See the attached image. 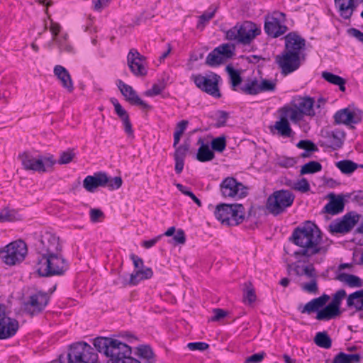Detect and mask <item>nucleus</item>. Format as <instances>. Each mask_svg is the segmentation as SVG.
Here are the masks:
<instances>
[{
    "instance_id": "50",
    "label": "nucleus",
    "mask_w": 363,
    "mask_h": 363,
    "mask_svg": "<svg viewBox=\"0 0 363 363\" xmlns=\"http://www.w3.org/2000/svg\"><path fill=\"white\" fill-rule=\"evenodd\" d=\"M177 188L183 194L189 196L197 205L201 207L202 206L201 201L196 196V195L190 190V189L182 184H177Z\"/></svg>"
},
{
    "instance_id": "35",
    "label": "nucleus",
    "mask_w": 363,
    "mask_h": 363,
    "mask_svg": "<svg viewBox=\"0 0 363 363\" xmlns=\"http://www.w3.org/2000/svg\"><path fill=\"white\" fill-rule=\"evenodd\" d=\"M336 279L346 283L350 287H362L363 286L362 280L354 274L342 272L337 275Z\"/></svg>"
},
{
    "instance_id": "55",
    "label": "nucleus",
    "mask_w": 363,
    "mask_h": 363,
    "mask_svg": "<svg viewBox=\"0 0 363 363\" xmlns=\"http://www.w3.org/2000/svg\"><path fill=\"white\" fill-rule=\"evenodd\" d=\"M292 189L302 193H306L310 190V184L306 178H302L293 184Z\"/></svg>"
},
{
    "instance_id": "48",
    "label": "nucleus",
    "mask_w": 363,
    "mask_h": 363,
    "mask_svg": "<svg viewBox=\"0 0 363 363\" xmlns=\"http://www.w3.org/2000/svg\"><path fill=\"white\" fill-rule=\"evenodd\" d=\"M211 148L213 152L216 151L222 152L226 147V138L225 135L216 138L211 141Z\"/></svg>"
},
{
    "instance_id": "52",
    "label": "nucleus",
    "mask_w": 363,
    "mask_h": 363,
    "mask_svg": "<svg viewBox=\"0 0 363 363\" xmlns=\"http://www.w3.org/2000/svg\"><path fill=\"white\" fill-rule=\"evenodd\" d=\"M296 147L299 149L307 150L308 152H317L318 150L315 144L309 140H301L297 144Z\"/></svg>"
},
{
    "instance_id": "38",
    "label": "nucleus",
    "mask_w": 363,
    "mask_h": 363,
    "mask_svg": "<svg viewBox=\"0 0 363 363\" xmlns=\"http://www.w3.org/2000/svg\"><path fill=\"white\" fill-rule=\"evenodd\" d=\"M336 167L342 173L350 174L354 172L359 167V164L352 160H343L336 162Z\"/></svg>"
},
{
    "instance_id": "23",
    "label": "nucleus",
    "mask_w": 363,
    "mask_h": 363,
    "mask_svg": "<svg viewBox=\"0 0 363 363\" xmlns=\"http://www.w3.org/2000/svg\"><path fill=\"white\" fill-rule=\"evenodd\" d=\"M333 118L336 124H357L362 121V112L345 108L337 111Z\"/></svg>"
},
{
    "instance_id": "51",
    "label": "nucleus",
    "mask_w": 363,
    "mask_h": 363,
    "mask_svg": "<svg viewBox=\"0 0 363 363\" xmlns=\"http://www.w3.org/2000/svg\"><path fill=\"white\" fill-rule=\"evenodd\" d=\"M166 82H160L159 84H154L150 89L145 91V94L147 96H155L162 93L166 88Z\"/></svg>"
},
{
    "instance_id": "28",
    "label": "nucleus",
    "mask_w": 363,
    "mask_h": 363,
    "mask_svg": "<svg viewBox=\"0 0 363 363\" xmlns=\"http://www.w3.org/2000/svg\"><path fill=\"white\" fill-rule=\"evenodd\" d=\"M54 74L60 81L62 86L71 93L74 90L73 82L68 71L61 65H56Z\"/></svg>"
},
{
    "instance_id": "18",
    "label": "nucleus",
    "mask_w": 363,
    "mask_h": 363,
    "mask_svg": "<svg viewBox=\"0 0 363 363\" xmlns=\"http://www.w3.org/2000/svg\"><path fill=\"white\" fill-rule=\"evenodd\" d=\"M280 16H284V14L281 12H274L272 15L264 16V30L272 38H278L288 30L286 26L281 23L279 18Z\"/></svg>"
},
{
    "instance_id": "30",
    "label": "nucleus",
    "mask_w": 363,
    "mask_h": 363,
    "mask_svg": "<svg viewBox=\"0 0 363 363\" xmlns=\"http://www.w3.org/2000/svg\"><path fill=\"white\" fill-rule=\"evenodd\" d=\"M232 208V204L220 203L217 205L214 211L215 217L220 220L223 225L228 226L229 222L233 221V220H229L230 212Z\"/></svg>"
},
{
    "instance_id": "54",
    "label": "nucleus",
    "mask_w": 363,
    "mask_h": 363,
    "mask_svg": "<svg viewBox=\"0 0 363 363\" xmlns=\"http://www.w3.org/2000/svg\"><path fill=\"white\" fill-rule=\"evenodd\" d=\"M110 101L113 105L115 112L121 120L129 116L128 112L122 107L117 99L111 98Z\"/></svg>"
},
{
    "instance_id": "33",
    "label": "nucleus",
    "mask_w": 363,
    "mask_h": 363,
    "mask_svg": "<svg viewBox=\"0 0 363 363\" xmlns=\"http://www.w3.org/2000/svg\"><path fill=\"white\" fill-rule=\"evenodd\" d=\"M347 306H354L357 311L363 310V289L350 294L347 298Z\"/></svg>"
},
{
    "instance_id": "1",
    "label": "nucleus",
    "mask_w": 363,
    "mask_h": 363,
    "mask_svg": "<svg viewBox=\"0 0 363 363\" xmlns=\"http://www.w3.org/2000/svg\"><path fill=\"white\" fill-rule=\"evenodd\" d=\"M321 230L315 223L310 220L295 228L289 238L290 242L300 247L293 255L297 259L302 257L308 259L318 254H325L328 246L321 245Z\"/></svg>"
},
{
    "instance_id": "46",
    "label": "nucleus",
    "mask_w": 363,
    "mask_h": 363,
    "mask_svg": "<svg viewBox=\"0 0 363 363\" xmlns=\"http://www.w3.org/2000/svg\"><path fill=\"white\" fill-rule=\"evenodd\" d=\"M137 354L140 358L147 359L150 363L154 362V353L149 345H141L137 347Z\"/></svg>"
},
{
    "instance_id": "59",
    "label": "nucleus",
    "mask_w": 363,
    "mask_h": 363,
    "mask_svg": "<svg viewBox=\"0 0 363 363\" xmlns=\"http://www.w3.org/2000/svg\"><path fill=\"white\" fill-rule=\"evenodd\" d=\"M74 156L75 154L73 150H69L66 152H63L60 155L58 163L60 164H69L72 162Z\"/></svg>"
},
{
    "instance_id": "2",
    "label": "nucleus",
    "mask_w": 363,
    "mask_h": 363,
    "mask_svg": "<svg viewBox=\"0 0 363 363\" xmlns=\"http://www.w3.org/2000/svg\"><path fill=\"white\" fill-rule=\"evenodd\" d=\"M346 295L345 290L340 289L333 295L332 301L326 305L330 300V296L324 294L319 297L313 298L304 306L300 304L297 309L303 314H311L316 312L315 318L318 320H330L342 313L340 306Z\"/></svg>"
},
{
    "instance_id": "8",
    "label": "nucleus",
    "mask_w": 363,
    "mask_h": 363,
    "mask_svg": "<svg viewBox=\"0 0 363 363\" xmlns=\"http://www.w3.org/2000/svg\"><path fill=\"white\" fill-rule=\"evenodd\" d=\"M295 195L288 189H279L270 194L266 201V208L274 216L284 213L292 206Z\"/></svg>"
},
{
    "instance_id": "27",
    "label": "nucleus",
    "mask_w": 363,
    "mask_h": 363,
    "mask_svg": "<svg viewBox=\"0 0 363 363\" xmlns=\"http://www.w3.org/2000/svg\"><path fill=\"white\" fill-rule=\"evenodd\" d=\"M328 198L329 202L324 206L323 213L334 216L344 211L345 200L342 194L335 195L331 193L328 195Z\"/></svg>"
},
{
    "instance_id": "17",
    "label": "nucleus",
    "mask_w": 363,
    "mask_h": 363,
    "mask_svg": "<svg viewBox=\"0 0 363 363\" xmlns=\"http://www.w3.org/2000/svg\"><path fill=\"white\" fill-rule=\"evenodd\" d=\"M278 113L279 114V120L273 125L269 127L271 133L284 138H293L295 132L290 125V113L284 107L279 108Z\"/></svg>"
},
{
    "instance_id": "9",
    "label": "nucleus",
    "mask_w": 363,
    "mask_h": 363,
    "mask_svg": "<svg viewBox=\"0 0 363 363\" xmlns=\"http://www.w3.org/2000/svg\"><path fill=\"white\" fill-rule=\"evenodd\" d=\"M191 78L195 85L202 91L216 99H220L222 96L218 86L221 77L218 74L209 72L206 75L193 74Z\"/></svg>"
},
{
    "instance_id": "14",
    "label": "nucleus",
    "mask_w": 363,
    "mask_h": 363,
    "mask_svg": "<svg viewBox=\"0 0 363 363\" xmlns=\"http://www.w3.org/2000/svg\"><path fill=\"white\" fill-rule=\"evenodd\" d=\"M27 252L25 242H11L0 250V257L8 265H15L22 262Z\"/></svg>"
},
{
    "instance_id": "6",
    "label": "nucleus",
    "mask_w": 363,
    "mask_h": 363,
    "mask_svg": "<svg viewBox=\"0 0 363 363\" xmlns=\"http://www.w3.org/2000/svg\"><path fill=\"white\" fill-rule=\"evenodd\" d=\"M315 100L313 97L296 96L293 98L289 104L283 107L290 113V121L294 124H299L304 116L313 117Z\"/></svg>"
},
{
    "instance_id": "31",
    "label": "nucleus",
    "mask_w": 363,
    "mask_h": 363,
    "mask_svg": "<svg viewBox=\"0 0 363 363\" xmlns=\"http://www.w3.org/2000/svg\"><path fill=\"white\" fill-rule=\"evenodd\" d=\"M233 208L230 212L229 220H233V222H229L228 226H235L242 223L245 218V208L242 204L234 203L232 204Z\"/></svg>"
},
{
    "instance_id": "62",
    "label": "nucleus",
    "mask_w": 363,
    "mask_h": 363,
    "mask_svg": "<svg viewBox=\"0 0 363 363\" xmlns=\"http://www.w3.org/2000/svg\"><path fill=\"white\" fill-rule=\"evenodd\" d=\"M303 289L311 294H317L318 288L316 280L313 279L310 282L305 284L303 286Z\"/></svg>"
},
{
    "instance_id": "11",
    "label": "nucleus",
    "mask_w": 363,
    "mask_h": 363,
    "mask_svg": "<svg viewBox=\"0 0 363 363\" xmlns=\"http://www.w3.org/2000/svg\"><path fill=\"white\" fill-rule=\"evenodd\" d=\"M35 246L37 257L55 255L62 252L59 237L49 232H45L42 235L41 238L38 240Z\"/></svg>"
},
{
    "instance_id": "13",
    "label": "nucleus",
    "mask_w": 363,
    "mask_h": 363,
    "mask_svg": "<svg viewBox=\"0 0 363 363\" xmlns=\"http://www.w3.org/2000/svg\"><path fill=\"white\" fill-rule=\"evenodd\" d=\"M220 190L224 198L242 199L248 194L247 188L233 177H228L221 182Z\"/></svg>"
},
{
    "instance_id": "25",
    "label": "nucleus",
    "mask_w": 363,
    "mask_h": 363,
    "mask_svg": "<svg viewBox=\"0 0 363 363\" xmlns=\"http://www.w3.org/2000/svg\"><path fill=\"white\" fill-rule=\"evenodd\" d=\"M108 182V175L104 172H97L89 175L83 181L84 189L89 192H94L99 186L105 187Z\"/></svg>"
},
{
    "instance_id": "63",
    "label": "nucleus",
    "mask_w": 363,
    "mask_h": 363,
    "mask_svg": "<svg viewBox=\"0 0 363 363\" xmlns=\"http://www.w3.org/2000/svg\"><path fill=\"white\" fill-rule=\"evenodd\" d=\"M265 356L264 352L255 353L245 359V363H259L262 362Z\"/></svg>"
},
{
    "instance_id": "44",
    "label": "nucleus",
    "mask_w": 363,
    "mask_h": 363,
    "mask_svg": "<svg viewBox=\"0 0 363 363\" xmlns=\"http://www.w3.org/2000/svg\"><path fill=\"white\" fill-rule=\"evenodd\" d=\"M140 274H138V270L135 273L130 274V280L127 281L126 279L123 277L119 276L116 280L113 281L114 285H121V286H125L127 284L136 285L140 281Z\"/></svg>"
},
{
    "instance_id": "60",
    "label": "nucleus",
    "mask_w": 363,
    "mask_h": 363,
    "mask_svg": "<svg viewBox=\"0 0 363 363\" xmlns=\"http://www.w3.org/2000/svg\"><path fill=\"white\" fill-rule=\"evenodd\" d=\"M187 347L192 351L199 350L204 351L209 347L208 344L203 342H189L187 345Z\"/></svg>"
},
{
    "instance_id": "49",
    "label": "nucleus",
    "mask_w": 363,
    "mask_h": 363,
    "mask_svg": "<svg viewBox=\"0 0 363 363\" xmlns=\"http://www.w3.org/2000/svg\"><path fill=\"white\" fill-rule=\"evenodd\" d=\"M229 118V113L225 111L218 110L215 112V120L216 128L224 127L226 125V121Z\"/></svg>"
},
{
    "instance_id": "20",
    "label": "nucleus",
    "mask_w": 363,
    "mask_h": 363,
    "mask_svg": "<svg viewBox=\"0 0 363 363\" xmlns=\"http://www.w3.org/2000/svg\"><path fill=\"white\" fill-rule=\"evenodd\" d=\"M117 86L125 100L132 105L140 106L143 109L151 110L152 106L142 100L136 91L130 85L124 83L121 79L117 81Z\"/></svg>"
},
{
    "instance_id": "43",
    "label": "nucleus",
    "mask_w": 363,
    "mask_h": 363,
    "mask_svg": "<svg viewBox=\"0 0 363 363\" xmlns=\"http://www.w3.org/2000/svg\"><path fill=\"white\" fill-rule=\"evenodd\" d=\"M219 50V52L224 61L230 59L235 55V47L234 45L224 43L216 47Z\"/></svg>"
},
{
    "instance_id": "53",
    "label": "nucleus",
    "mask_w": 363,
    "mask_h": 363,
    "mask_svg": "<svg viewBox=\"0 0 363 363\" xmlns=\"http://www.w3.org/2000/svg\"><path fill=\"white\" fill-rule=\"evenodd\" d=\"M218 7L211 5L208 11L203 12V13L199 17V24H205L208 22L211 18H213Z\"/></svg>"
},
{
    "instance_id": "34",
    "label": "nucleus",
    "mask_w": 363,
    "mask_h": 363,
    "mask_svg": "<svg viewBox=\"0 0 363 363\" xmlns=\"http://www.w3.org/2000/svg\"><path fill=\"white\" fill-rule=\"evenodd\" d=\"M362 357L359 354H346L340 352L337 354L332 363H359Z\"/></svg>"
},
{
    "instance_id": "32",
    "label": "nucleus",
    "mask_w": 363,
    "mask_h": 363,
    "mask_svg": "<svg viewBox=\"0 0 363 363\" xmlns=\"http://www.w3.org/2000/svg\"><path fill=\"white\" fill-rule=\"evenodd\" d=\"M225 71L229 75L232 89L233 91H238L239 86L242 81L240 72L238 69H235L231 65L226 66Z\"/></svg>"
},
{
    "instance_id": "21",
    "label": "nucleus",
    "mask_w": 363,
    "mask_h": 363,
    "mask_svg": "<svg viewBox=\"0 0 363 363\" xmlns=\"http://www.w3.org/2000/svg\"><path fill=\"white\" fill-rule=\"evenodd\" d=\"M323 140L319 142L321 147H325L337 150L342 147L343 140L345 138V133L338 129L332 131H326L322 135Z\"/></svg>"
},
{
    "instance_id": "56",
    "label": "nucleus",
    "mask_w": 363,
    "mask_h": 363,
    "mask_svg": "<svg viewBox=\"0 0 363 363\" xmlns=\"http://www.w3.org/2000/svg\"><path fill=\"white\" fill-rule=\"evenodd\" d=\"M123 184V180L121 177H115L111 178L108 177V182L106 184L105 187H107L109 190H115L119 189Z\"/></svg>"
},
{
    "instance_id": "57",
    "label": "nucleus",
    "mask_w": 363,
    "mask_h": 363,
    "mask_svg": "<svg viewBox=\"0 0 363 363\" xmlns=\"http://www.w3.org/2000/svg\"><path fill=\"white\" fill-rule=\"evenodd\" d=\"M276 89V83L273 81L262 79L261 82L259 83V90L261 92L266 91H274Z\"/></svg>"
},
{
    "instance_id": "47",
    "label": "nucleus",
    "mask_w": 363,
    "mask_h": 363,
    "mask_svg": "<svg viewBox=\"0 0 363 363\" xmlns=\"http://www.w3.org/2000/svg\"><path fill=\"white\" fill-rule=\"evenodd\" d=\"M175 148L174 153V160H185L186 155L189 150L190 144L185 141L182 145L177 146Z\"/></svg>"
},
{
    "instance_id": "61",
    "label": "nucleus",
    "mask_w": 363,
    "mask_h": 363,
    "mask_svg": "<svg viewBox=\"0 0 363 363\" xmlns=\"http://www.w3.org/2000/svg\"><path fill=\"white\" fill-rule=\"evenodd\" d=\"M213 313L214 315L209 319L212 322L219 321L228 315V312L221 308H214Z\"/></svg>"
},
{
    "instance_id": "24",
    "label": "nucleus",
    "mask_w": 363,
    "mask_h": 363,
    "mask_svg": "<svg viewBox=\"0 0 363 363\" xmlns=\"http://www.w3.org/2000/svg\"><path fill=\"white\" fill-rule=\"evenodd\" d=\"M285 45L283 50L295 52L301 56V50L305 49L306 40L295 32H290L285 37Z\"/></svg>"
},
{
    "instance_id": "7",
    "label": "nucleus",
    "mask_w": 363,
    "mask_h": 363,
    "mask_svg": "<svg viewBox=\"0 0 363 363\" xmlns=\"http://www.w3.org/2000/svg\"><path fill=\"white\" fill-rule=\"evenodd\" d=\"M261 33V29L252 21H245L229 29L225 37L228 40L236 41L243 45H250Z\"/></svg>"
},
{
    "instance_id": "12",
    "label": "nucleus",
    "mask_w": 363,
    "mask_h": 363,
    "mask_svg": "<svg viewBox=\"0 0 363 363\" xmlns=\"http://www.w3.org/2000/svg\"><path fill=\"white\" fill-rule=\"evenodd\" d=\"M275 62L281 69L283 76H287L296 71L301 65V56L295 52L283 50L275 57Z\"/></svg>"
},
{
    "instance_id": "40",
    "label": "nucleus",
    "mask_w": 363,
    "mask_h": 363,
    "mask_svg": "<svg viewBox=\"0 0 363 363\" xmlns=\"http://www.w3.org/2000/svg\"><path fill=\"white\" fill-rule=\"evenodd\" d=\"M219 50L214 48L206 57V64L210 67H216L223 64L225 61L220 55Z\"/></svg>"
},
{
    "instance_id": "4",
    "label": "nucleus",
    "mask_w": 363,
    "mask_h": 363,
    "mask_svg": "<svg viewBox=\"0 0 363 363\" xmlns=\"http://www.w3.org/2000/svg\"><path fill=\"white\" fill-rule=\"evenodd\" d=\"M36 271L42 277L61 276L68 269V264L62 253L37 257Z\"/></svg>"
},
{
    "instance_id": "42",
    "label": "nucleus",
    "mask_w": 363,
    "mask_h": 363,
    "mask_svg": "<svg viewBox=\"0 0 363 363\" xmlns=\"http://www.w3.org/2000/svg\"><path fill=\"white\" fill-rule=\"evenodd\" d=\"M322 170V165L317 161H310L301 167L300 174H314Z\"/></svg>"
},
{
    "instance_id": "3",
    "label": "nucleus",
    "mask_w": 363,
    "mask_h": 363,
    "mask_svg": "<svg viewBox=\"0 0 363 363\" xmlns=\"http://www.w3.org/2000/svg\"><path fill=\"white\" fill-rule=\"evenodd\" d=\"M93 344L98 352L109 357L107 363H140L131 357V347L118 340L97 337Z\"/></svg>"
},
{
    "instance_id": "26",
    "label": "nucleus",
    "mask_w": 363,
    "mask_h": 363,
    "mask_svg": "<svg viewBox=\"0 0 363 363\" xmlns=\"http://www.w3.org/2000/svg\"><path fill=\"white\" fill-rule=\"evenodd\" d=\"M335 7L340 16L350 20L359 6L358 0H334Z\"/></svg>"
},
{
    "instance_id": "41",
    "label": "nucleus",
    "mask_w": 363,
    "mask_h": 363,
    "mask_svg": "<svg viewBox=\"0 0 363 363\" xmlns=\"http://www.w3.org/2000/svg\"><path fill=\"white\" fill-rule=\"evenodd\" d=\"M315 343L323 348L329 349L332 346V340L326 332L318 333L314 338Z\"/></svg>"
},
{
    "instance_id": "37",
    "label": "nucleus",
    "mask_w": 363,
    "mask_h": 363,
    "mask_svg": "<svg viewBox=\"0 0 363 363\" xmlns=\"http://www.w3.org/2000/svg\"><path fill=\"white\" fill-rule=\"evenodd\" d=\"M21 219V216L15 209L5 207L0 211V223L13 222Z\"/></svg>"
},
{
    "instance_id": "36",
    "label": "nucleus",
    "mask_w": 363,
    "mask_h": 363,
    "mask_svg": "<svg viewBox=\"0 0 363 363\" xmlns=\"http://www.w3.org/2000/svg\"><path fill=\"white\" fill-rule=\"evenodd\" d=\"M239 90L247 95H257L260 93L259 83L257 79H248L242 86H240Z\"/></svg>"
},
{
    "instance_id": "15",
    "label": "nucleus",
    "mask_w": 363,
    "mask_h": 363,
    "mask_svg": "<svg viewBox=\"0 0 363 363\" xmlns=\"http://www.w3.org/2000/svg\"><path fill=\"white\" fill-rule=\"evenodd\" d=\"M50 300L48 293L39 291L29 296L28 300L24 303V311L30 316L41 313L48 306Z\"/></svg>"
},
{
    "instance_id": "5",
    "label": "nucleus",
    "mask_w": 363,
    "mask_h": 363,
    "mask_svg": "<svg viewBox=\"0 0 363 363\" xmlns=\"http://www.w3.org/2000/svg\"><path fill=\"white\" fill-rule=\"evenodd\" d=\"M60 363H97L98 354L90 345L77 342L71 345L66 355L59 356Z\"/></svg>"
},
{
    "instance_id": "19",
    "label": "nucleus",
    "mask_w": 363,
    "mask_h": 363,
    "mask_svg": "<svg viewBox=\"0 0 363 363\" xmlns=\"http://www.w3.org/2000/svg\"><path fill=\"white\" fill-rule=\"evenodd\" d=\"M146 57L136 50L131 49L127 56L128 65L132 72V73L137 76H145L147 74V70L143 65Z\"/></svg>"
},
{
    "instance_id": "16",
    "label": "nucleus",
    "mask_w": 363,
    "mask_h": 363,
    "mask_svg": "<svg viewBox=\"0 0 363 363\" xmlns=\"http://www.w3.org/2000/svg\"><path fill=\"white\" fill-rule=\"evenodd\" d=\"M359 215L354 212L347 213L342 218L333 220L328 226V230L332 235H345L351 231L359 221Z\"/></svg>"
},
{
    "instance_id": "58",
    "label": "nucleus",
    "mask_w": 363,
    "mask_h": 363,
    "mask_svg": "<svg viewBox=\"0 0 363 363\" xmlns=\"http://www.w3.org/2000/svg\"><path fill=\"white\" fill-rule=\"evenodd\" d=\"M322 77L325 81L335 85H337L342 79V77L328 72H323Z\"/></svg>"
},
{
    "instance_id": "39",
    "label": "nucleus",
    "mask_w": 363,
    "mask_h": 363,
    "mask_svg": "<svg viewBox=\"0 0 363 363\" xmlns=\"http://www.w3.org/2000/svg\"><path fill=\"white\" fill-rule=\"evenodd\" d=\"M243 286L244 301L248 304H252L257 298L255 288L250 281L245 282Z\"/></svg>"
},
{
    "instance_id": "45",
    "label": "nucleus",
    "mask_w": 363,
    "mask_h": 363,
    "mask_svg": "<svg viewBox=\"0 0 363 363\" xmlns=\"http://www.w3.org/2000/svg\"><path fill=\"white\" fill-rule=\"evenodd\" d=\"M189 124V121L186 120H182L179 121L175 128V131L174 133V143L173 147H176L180 141L181 136L185 131Z\"/></svg>"
},
{
    "instance_id": "10",
    "label": "nucleus",
    "mask_w": 363,
    "mask_h": 363,
    "mask_svg": "<svg viewBox=\"0 0 363 363\" xmlns=\"http://www.w3.org/2000/svg\"><path fill=\"white\" fill-rule=\"evenodd\" d=\"M18 159L21 160L24 169L39 173L47 172V168L52 167L55 163L52 155L50 157L39 155L35 157L28 151L19 154Z\"/></svg>"
},
{
    "instance_id": "64",
    "label": "nucleus",
    "mask_w": 363,
    "mask_h": 363,
    "mask_svg": "<svg viewBox=\"0 0 363 363\" xmlns=\"http://www.w3.org/2000/svg\"><path fill=\"white\" fill-rule=\"evenodd\" d=\"M111 0H92L94 9L101 11L103 9L107 7Z\"/></svg>"
},
{
    "instance_id": "22",
    "label": "nucleus",
    "mask_w": 363,
    "mask_h": 363,
    "mask_svg": "<svg viewBox=\"0 0 363 363\" xmlns=\"http://www.w3.org/2000/svg\"><path fill=\"white\" fill-rule=\"evenodd\" d=\"M19 328L18 321L7 316L3 313L0 315V340H5L14 336Z\"/></svg>"
},
{
    "instance_id": "29",
    "label": "nucleus",
    "mask_w": 363,
    "mask_h": 363,
    "mask_svg": "<svg viewBox=\"0 0 363 363\" xmlns=\"http://www.w3.org/2000/svg\"><path fill=\"white\" fill-rule=\"evenodd\" d=\"M197 145H200L196 154V159L201 162L211 161L215 157V154L212 150L209 148L208 144L204 143L202 138H199L197 141Z\"/></svg>"
}]
</instances>
